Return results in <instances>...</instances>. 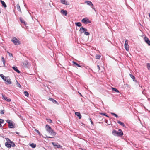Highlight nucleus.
<instances>
[{"instance_id":"obj_1","label":"nucleus","mask_w":150,"mask_h":150,"mask_svg":"<svg viewBox=\"0 0 150 150\" xmlns=\"http://www.w3.org/2000/svg\"><path fill=\"white\" fill-rule=\"evenodd\" d=\"M113 135L116 136H120L123 135V133L121 129H119L118 131L113 130L112 132Z\"/></svg>"},{"instance_id":"obj_2","label":"nucleus","mask_w":150,"mask_h":150,"mask_svg":"<svg viewBox=\"0 0 150 150\" xmlns=\"http://www.w3.org/2000/svg\"><path fill=\"white\" fill-rule=\"evenodd\" d=\"M5 145L7 148H10L11 146L14 147L15 145L13 141H7L5 143Z\"/></svg>"},{"instance_id":"obj_3","label":"nucleus","mask_w":150,"mask_h":150,"mask_svg":"<svg viewBox=\"0 0 150 150\" xmlns=\"http://www.w3.org/2000/svg\"><path fill=\"white\" fill-rule=\"evenodd\" d=\"M8 124V127L10 128H15V126L13 124V122L12 121L9 120H6Z\"/></svg>"},{"instance_id":"obj_4","label":"nucleus","mask_w":150,"mask_h":150,"mask_svg":"<svg viewBox=\"0 0 150 150\" xmlns=\"http://www.w3.org/2000/svg\"><path fill=\"white\" fill-rule=\"evenodd\" d=\"M11 41L15 45H18L20 44V42L16 37H13L11 40Z\"/></svg>"},{"instance_id":"obj_5","label":"nucleus","mask_w":150,"mask_h":150,"mask_svg":"<svg viewBox=\"0 0 150 150\" xmlns=\"http://www.w3.org/2000/svg\"><path fill=\"white\" fill-rule=\"evenodd\" d=\"M81 22L85 24L90 23H91V21H89L88 18H85L82 19L81 20Z\"/></svg>"},{"instance_id":"obj_6","label":"nucleus","mask_w":150,"mask_h":150,"mask_svg":"<svg viewBox=\"0 0 150 150\" xmlns=\"http://www.w3.org/2000/svg\"><path fill=\"white\" fill-rule=\"evenodd\" d=\"M52 144L53 145V146L55 147H55L60 149H62V146L59 144L58 143L52 142Z\"/></svg>"},{"instance_id":"obj_7","label":"nucleus","mask_w":150,"mask_h":150,"mask_svg":"<svg viewBox=\"0 0 150 150\" xmlns=\"http://www.w3.org/2000/svg\"><path fill=\"white\" fill-rule=\"evenodd\" d=\"M125 47L127 51L129 50V46L128 45V40H126L125 43Z\"/></svg>"},{"instance_id":"obj_8","label":"nucleus","mask_w":150,"mask_h":150,"mask_svg":"<svg viewBox=\"0 0 150 150\" xmlns=\"http://www.w3.org/2000/svg\"><path fill=\"white\" fill-rule=\"evenodd\" d=\"M23 66L26 68H28L30 66V64L27 61H25L23 62Z\"/></svg>"},{"instance_id":"obj_9","label":"nucleus","mask_w":150,"mask_h":150,"mask_svg":"<svg viewBox=\"0 0 150 150\" xmlns=\"http://www.w3.org/2000/svg\"><path fill=\"white\" fill-rule=\"evenodd\" d=\"M47 131L50 133L51 134H52L54 136L56 135V133L52 128L51 129H49L47 130Z\"/></svg>"},{"instance_id":"obj_10","label":"nucleus","mask_w":150,"mask_h":150,"mask_svg":"<svg viewBox=\"0 0 150 150\" xmlns=\"http://www.w3.org/2000/svg\"><path fill=\"white\" fill-rule=\"evenodd\" d=\"M6 83V84H11V79L8 76L6 77V81H5Z\"/></svg>"},{"instance_id":"obj_11","label":"nucleus","mask_w":150,"mask_h":150,"mask_svg":"<svg viewBox=\"0 0 150 150\" xmlns=\"http://www.w3.org/2000/svg\"><path fill=\"white\" fill-rule=\"evenodd\" d=\"M144 40L146 43H147L150 46V40L149 38L147 37L144 38Z\"/></svg>"},{"instance_id":"obj_12","label":"nucleus","mask_w":150,"mask_h":150,"mask_svg":"<svg viewBox=\"0 0 150 150\" xmlns=\"http://www.w3.org/2000/svg\"><path fill=\"white\" fill-rule=\"evenodd\" d=\"M87 29L86 28H84L83 27H81L79 29V32H80L81 34L85 32V31H86Z\"/></svg>"},{"instance_id":"obj_13","label":"nucleus","mask_w":150,"mask_h":150,"mask_svg":"<svg viewBox=\"0 0 150 150\" xmlns=\"http://www.w3.org/2000/svg\"><path fill=\"white\" fill-rule=\"evenodd\" d=\"M2 96L3 97V98L5 100H6L8 102H10L11 101V99H8L7 97L6 96H5V95L2 94Z\"/></svg>"},{"instance_id":"obj_14","label":"nucleus","mask_w":150,"mask_h":150,"mask_svg":"<svg viewBox=\"0 0 150 150\" xmlns=\"http://www.w3.org/2000/svg\"><path fill=\"white\" fill-rule=\"evenodd\" d=\"M61 13L65 15V16H66L67 14V11L66 10H61L60 11Z\"/></svg>"},{"instance_id":"obj_15","label":"nucleus","mask_w":150,"mask_h":150,"mask_svg":"<svg viewBox=\"0 0 150 150\" xmlns=\"http://www.w3.org/2000/svg\"><path fill=\"white\" fill-rule=\"evenodd\" d=\"M75 115L79 117V119H81V116L80 112H75Z\"/></svg>"},{"instance_id":"obj_16","label":"nucleus","mask_w":150,"mask_h":150,"mask_svg":"<svg viewBox=\"0 0 150 150\" xmlns=\"http://www.w3.org/2000/svg\"><path fill=\"white\" fill-rule=\"evenodd\" d=\"M117 122L124 127H126V126L124 123L118 120Z\"/></svg>"},{"instance_id":"obj_17","label":"nucleus","mask_w":150,"mask_h":150,"mask_svg":"<svg viewBox=\"0 0 150 150\" xmlns=\"http://www.w3.org/2000/svg\"><path fill=\"white\" fill-rule=\"evenodd\" d=\"M129 75L130 77L133 79L134 81L136 82H137V81L135 79V78L134 76L131 74H129Z\"/></svg>"},{"instance_id":"obj_18","label":"nucleus","mask_w":150,"mask_h":150,"mask_svg":"<svg viewBox=\"0 0 150 150\" xmlns=\"http://www.w3.org/2000/svg\"><path fill=\"white\" fill-rule=\"evenodd\" d=\"M12 68L17 72L18 73H19L20 72V71L18 69L17 67H12Z\"/></svg>"},{"instance_id":"obj_19","label":"nucleus","mask_w":150,"mask_h":150,"mask_svg":"<svg viewBox=\"0 0 150 150\" xmlns=\"http://www.w3.org/2000/svg\"><path fill=\"white\" fill-rule=\"evenodd\" d=\"M20 20L21 22L23 23L24 25H26L27 23H26L24 20L22 19L21 17L20 18Z\"/></svg>"},{"instance_id":"obj_20","label":"nucleus","mask_w":150,"mask_h":150,"mask_svg":"<svg viewBox=\"0 0 150 150\" xmlns=\"http://www.w3.org/2000/svg\"><path fill=\"white\" fill-rule=\"evenodd\" d=\"M0 2L1 3L2 6H3L4 8H6L7 7V5L6 3L2 0H0Z\"/></svg>"},{"instance_id":"obj_21","label":"nucleus","mask_w":150,"mask_h":150,"mask_svg":"<svg viewBox=\"0 0 150 150\" xmlns=\"http://www.w3.org/2000/svg\"><path fill=\"white\" fill-rule=\"evenodd\" d=\"M49 100H50L51 101H52L53 103H54V104H58V103L57 102V101L53 98H50L49 99Z\"/></svg>"},{"instance_id":"obj_22","label":"nucleus","mask_w":150,"mask_h":150,"mask_svg":"<svg viewBox=\"0 0 150 150\" xmlns=\"http://www.w3.org/2000/svg\"><path fill=\"white\" fill-rule=\"evenodd\" d=\"M61 2L62 4L65 5H69L67 1H65V0H61Z\"/></svg>"},{"instance_id":"obj_23","label":"nucleus","mask_w":150,"mask_h":150,"mask_svg":"<svg viewBox=\"0 0 150 150\" xmlns=\"http://www.w3.org/2000/svg\"><path fill=\"white\" fill-rule=\"evenodd\" d=\"M0 76L1 78L4 81H6V77L5 76H4L3 74H0Z\"/></svg>"},{"instance_id":"obj_24","label":"nucleus","mask_w":150,"mask_h":150,"mask_svg":"<svg viewBox=\"0 0 150 150\" xmlns=\"http://www.w3.org/2000/svg\"><path fill=\"white\" fill-rule=\"evenodd\" d=\"M29 144L30 145V146H31L32 148H35L36 146V144L33 143H32L31 144L30 143Z\"/></svg>"},{"instance_id":"obj_25","label":"nucleus","mask_w":150,"mask_h":150,"mask_svg":"<svg viewBox=\"0 0 150 150\" xmlns=\"http://www.w3.org/2000/svg\"><path fill=\"white\" fill-rule=\"evenodd\" d=\"M16 6H17V9L18 10V11H19L20 12H21V9H20V7L19 6V4H17Z\"/></svg>"},{"instance_id":"obj_26","label":"nucleus","mask_w":150,"mask_h":150,"mask_svg":"<svg viewBox=\"0 0 150 150\" xmlns=\"http://www.w3.org/2000/svg\"><path fill=\"white\" fill-rule=\"evenodd\" d=\"M85 3H86L88 5L90 6L91 5V4L92 3L91 1H85Z\"/></svg>"},{"instance_id":"obj_27","label":"nucleus","mask_w":150,"mask_h":150,"mask_svg":"<svg viewBox=\"0 0 150 150\" xmlns=\"http://www.w3.org/2000/svg\"><path fill=\"white\" fill-rule=\"evenodd\" d=\"M72 62L73 63V64L79 67H81V66L80 65H79V64H78L76 62L73 61Z\"/></svg>"},{"instance_id":"obj_28","label":"nucleus","mask_w":150,"mask_h":150,"mask_svg":"<svg viewBox=\"0 0 150 150\" xmlns=\"http://www.w3.org/2000/svg\"><path fill=\"white\" fill-rule=\"evenodd\" d=\"M75 24L76 26L78 27H81L82 25L81 23L80 22L76 23Z\"/></svg>"},{"instance_id":"obj_29","label":"nucleus","mask_w":150,"mask_h":150,"mask_svg":"<svg viewBox=\"0 0 150 150\" xmlns=\"http://www.w3.org/2000/svg\"><path fill=\"white\" fill-rule=\"evenodd\" d=\"M46 128L47 131L49 129H51V127L48 125H46Z\"/></svg>"},{"instance_id":"obj_30","label":"nucleus","mask_w":150,"mask_h":150,"mask_svg":"<svg viewBox=\"0 0 150 150\" xmlns=\"http://www.w3.org/2000/svg\"><path fill=\"white\" fill-rule=\"evenodd\" d=\"M112 90L113 91H114L117 92V93L119 92V91L116 88H114L113 87H112Z\"/></svg>"},{"instance_id":"obj_31","label":"nucleus","mask_w":150,"mask_h":150,"mask_svg":"<svg viewBox=\"0 0 150 150\" xmlns=\"http://www.w3.org/2000/svg\"><path fill=\"white\" fill-rule=\"evenodd\" d=\"M101 56L98 54H97L96 56V59H100Z\"/></svg>"},{"instance_id":"obj_32","label":"nucleus","mask_w":150,"mask_h":150,"mask_svg":"<svg viewBox=\"0 0 150 150\" xmlns=\"http://www.w3.org/2000/svg\"><path fill=\"white\" fill-rule=\"evenodd\" d=\"M147 68L148 69L150 70V63H148L146 64Z\"/></svg>"},{"instance_id":"obj_33","label":"nucleus","mask_w":150,"mask_h":150,"mask_svg":"<svg viewBox=\"0 0 150 150\" xmlns=\"http://www.w3.org/2000/svg\"><path fill=\"white\" fill-rule=\"evenodd\" d=\"M23 93L27 97H28L29 96V93H28L27 91H24L23 92Z\"/></svg>"},{"instance_id":"obj_34","label":"nucleus","mask_w":150,"mask_h":150,"mask_svg":"<svg viewBox=\"0 0 150 150\" xmlns=\"http://www.w3.org/2000/svg\"><path fill=\"white\" fill-rule=\"evenodd\" d=\"M111 114L112 115H113L115 116V117H116L117 118L118 117V116L115 113H111Z\"/></svg>"},{"instance_id":"obj_35","label":"nucleus","mask_w":150,"mask_h":150,"mask_svg":"<svg viewBox=\"0 0 150 150\" xmlns=\"http://www.w3.org/2000/svg\"><path fill=\"white\" fill-rule=\"evenodd\" d=\"M91 8H92V9H94L95 11H96L95 8L93 4L92 3V4H91V5L90 6Z\"/></svg>"},{"instance_id":"obj_36","label":"nucleus","mask_w":150,"mask_h":150,"mask_svg":"<svg viewBox=\"0 0 150 150\" xmlns=\"http://www.w3.org/2000/svg\"><path fill=\"white\" fill-rule=\"evenodd\" d=\"M16 85H17V86L18 87H20L21 86L20 84L18 83L17 81L16 82Z\"/></svg>"},{"instance_id":"obj_37","label":"nucleus","mask_w":150,"mask_h":150,"mask_svg":"<svg viewBox=\"0 0 150 150\" xmlns=\"http://www.w3.org/2000/svg\"><path fill=\"white\" fill-rule=\"evenodd\" d=\"M35 131L37 132V133L39 134V135L40 136H41V134L40 133V132L38 130H37L36 129H35Z\"/></svg>"},{"instance_id":"obj_38","label":"nucleus","mask_w":150,"mask_h":150,"mask_svg":"<svg viewBox=\"0 0 150 150\" xmlns=\"http://www.w3.org/2000/svg\"><path fill=\"white\" fill-rule=\"evenodd\" d=\"M100 114L101 115H104V116H105L108 117H109L107 115H106V114L105 113H100Z\"/></svg>"},{"instance_id":"obj_39","label":"nucleus","mask_w":150,"mask_h":150,"mask_svg":"<svg viewBox=\"0 0 150 150\" xmlns=\"http://www.w3.org/2000/svg\"><path fill=\"white\" fill-rule=\"evenodd\" d=\"M4 122V120L3 119H0V124L3 123Z\"/></svg>"},{"instance_id":"obj_40","label":"nucleus","mask_w":150,"mask_h":150,"mask_svg":"<svg viewBox=\"0 0 150 150\" xmlns=\"http://www.w3.org/2000/svg\"><path fill=\"white\" fill-rule=\"evenodd\" d=\"M85 35H90V33L88 32H86V31H85L84 33Z\"/></svg>"},{"instance_id":"obj_41","label":"nucleus","mask_w":150,"mask_h":150,"mask_svg":"<svg viewBox=\"0 0 150 150\" xmlns=\"http://www.w3.org/2000/svg\"><path fill=\"white\" fill-rule=\"evenodd\" d=\"M7 53L8 54L9 56L11 57L13 56L12 54L11 53H10L9 52L7 51Z\"/></svg>"},{"instance_id":"obj_42","label":"nucleus","mask_w":150,"mask_h":150,"mask_svg":"<svg viewBox=\"0 0 150 150\" xmlns=\"http://www.w3.org/2000/svg\"><path fill=\"white\" fill-rule=\"evenodd\" d=\"M0 113L1 114H3L4 113V110H1L0 111Z\"/></svg>"},{"instance_id":"obj_43","label":"nucleus","mask_w":150,"mask_h":150,"mask_svg":"<svg viewBox=\"0 0 150 150\" xmlns=\"http://www.w3.org/2000/svg\"><path fill=\"white\" fill-rule=\"evenodd\" d=\"M1 60L3 62H5V59L3 57H1Z\"/></svg>"},{"instance_id":"obj_44","label":"nucleus","mask_w":150,"mask_h":150,"mask_svg":"<svg viewBox=\"0 0 150 150\" xmlns=\"http://www.w3.org/2000/svg\"><path fill=\"white\" fill-rule=\"evenodd\" d=\"M47 122H50V123H52V120L51 119H48L47 120Z\"/></svg>"},{"instance_id":"obj_45","label":"nucleus","mask_w":150,"mask_h":150,"mask_svg":"<svg viewBox=\"0 0 150 150\" xmlns=\"http://www.w3.org/2000/svg\"><path fill=\"white\" fill-rule=\"evenodd\" d=\"M97 68H98V70L99 71L100 70V69L99 66L98 65H97Z\"/></svg>"},{"instance_id":"obj_46","label":"nucleus","mask_w":150,"mask_h":150,"mask_svg":"<svg viewBox=\"0 0 150 150\" xmlns=\"http://www.w3.org/2000/svg\"><path fill=\"white\" fill-rule=\"evenodd\" d=\"M5 139L6 141H11L8 138H6Z\"/></svg>"},{"instance_id":"obj_47","label":"nucleus","mask_w":150,"mask_h":150,"mask_svg":"<svg viewBox=\"0 0 150 150\" xmlns=\"http://www.w3.org/2000/svg\"><path fill=\"white\" fill-rule=\"evenodd\" d=\"M90 120H91V124L92 125H93V122L92 121V120H91V119H90Z\"/></svg>"},{"instance_id":"obj_48","label":"nucleus","mask_w":150,"mask_h":150,"mask_svg":"<svg viewBox=\"0 0 150 150\" xmlns=\"http://www.w3.org/2000/svg\"><path fill=\"white\" fill-rule=\"evenodd\" d=\"M3 64L4 65V67L5 66V62H3Z\"/></svg>"},{"instance_id":"obj_49","label":"nucleus","mask_w":150,"mask_h":150,"mask_svg":"<svg viewBox=\"0 0 150 150\" xmlns=\"http://www.w3.org/2000/svg\"><path fill=\"white\" fill-rule=\"evenodd\" d=\"M80 149L81 150H86L85 149H83L82 148H80Z\"/></svg>"},{"instance_id":"obj_50","label":"nucleus","mask_w":150,"mask_h":150,"mask_svg":"<svg viewBox=\"0 0 150 150\" xmlns=\"http://www.w3.org/2000/svg\"><path fill=\"white\" fill-rule=\"evenodd\" d=\"M46 137H47V138H53V137H47V136H46Z\"/></svg>"},{"instance_id":"obj_51","label":"nucleus","mask_w":150,"mask_h":150,"mask_svg":"<svg viewBox=\"0 0 150 150\" xmlns=\"http://www.w3.org/2000/svg\"><path fill=\"white\" fill-rule=\"evenodd\" d=\"M2 125H1V124H0V127L1 128L2 127Z\"/></svg>"},{"instance_id":"obj_52","label":"nucleus","mask_w":150,"mask_h":150,"mask_svg":"<svg viewBox=\"0 0 150 150\" xmlns=\"http://www.w3.org/2000/svg\"><path fill=\"white\" fill-rule=\"evenodd\" d=\"M16 132L17 134H19V133L18 132Z\"/></svg>"},{"instance_id":"obj_53","label":"nucleus","mask_w":150,"mask_h":150,"mask_svg":"<svg viewBox=\"0 0 150 150\" xmlns=\"http://www.w3.org/2000/svg\"><path fill=\"white\" fill-rule=\"evenodd\" d=\"M149 17H150V13H149Z\"/></svg>"},{"instance_id":"obj_54","label":"nucleus","mask_w":150,"mask_h":150,"mask_svg":"<svg viewBox=\"0 0 150 150\" xmlns=\"http://www.w3.org/2000/svg\"><path fill=\"white\" fill-rule=\"evenodd\" d=\"M79 93L81 96H82L81 94L80 93Z\"/></svg>"},{"instance_id":"obj_55","label":"nucleus","mask_w":150,"mask_h":150,"mask_svg":"<svg viewBox=\"0 0 150 150\" xmlns=\"http://www.w3.org/2000/svg\"><path fill=\"white\" fill-rule=\"evenodd\" d=\"M24 137H25H25H27V136H25Z\"/></svg>"}]
</instances>
